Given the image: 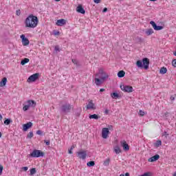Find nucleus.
Listing matches in <instances>:
<instances>
[{
  "instance_id": "f257e3e1",
  "label": "nucleus",
  "mask_w": 176,
  "mask_h": 176,
  "mask_svg": "<svg viewBox=\"0 0 176 176\" xmlns=\"http://www.w3.org/2000/svg\"><path fill=\"white\" fill-rule=\"evenodd\" d=\"M38 16L33 14L28 16L25 21V27L28 28H35L38 25Z\"/></svg>"
},
{
  "instance_id": "f03ea898",
  "label": "nucleus",
  "mask_w": 176,
  "mask_h": 176,
  "mask_svg": "<svg viewBox=\"0 0 176 176\" xmlns=\"http://www.w3.org/2000/svg\"><path fill=\"white\" fill-rule=\"evenodd\" d=\"M136 65L138 68L148 69L149 68V59L148 58H144L142 60H137Z\"/></svg>"
},
{
  "instance_id": "7ed1b4c3",
  "label": "nucleus",
  "mask_w": 176,
  "mask_h": 176,
  "mask_svg": "<svg viewBox=\"0 0 176 176\" xmlns=\"http://www.w3.org/2000/svg\"><path fill=\"white\" fill-rule=\"evenodd\" d=\"M72 109V106L69 103H65L60 107V111L63 113H69Z\"/></svg>"
},
{
  "instance_id": "20e7f679",
  "label": "nucleus",
  "mask_w": 176,
  "mask_h": 176,
  "mask_svg": "<svg viewBox=\"0 0 176 176\" xmlns=\"http://www.w3.org/2000/svg\"><path fill=\"white\" fill-rule=\"evenodd\" d=\"M31 157H43L45 153L41 150L34 149L30 154Z\"/></svg>"
},
{
  "instance_id": "39448f33",
  "label": "nucleus",
  "mask_w": 176,
  "mask_h": 176,
  "mask_svg": "<svg viewBox=\"0 0 176 176\" xmlns=\"http://www.w3.org/2000/svg\"><path fill=\"white\" fill-rule=\"evenodd\" d=\"M101 75L100 79L101 80H105V79H108L109 76L102 69H99V73L96 74V76H100Z\"/></svg>"
},
{
  "instance_id": "423d86ee",
  "label": "nucleus",
  "mask_w": 176,
  "mask_h": 176,
  "mask_svg": "<svg viewBox=\"0 0 176 176\" xmlns=\"http://www.w3.org/2000/svg\"><path fill=\"white\" fill-rule=\"evenodd\" d=\"M120 89L125 93H133V87L130 85H121Z\"/></svg>"
},
{
  "instance_id": "0eeeda50",
  "label": "nucleus",
  "mask_w": 176,
  "mask_h": 176,
  "mask_svg": "<svg viewBox=\"0 0 176 176\" xmlns=\"http://www.w3.org/2000/svg\"><path fill=\"white\" fill-rule=\"evenodd\" d=\"M77 157L78 159H82V160H85L86 157H87V151H80L76 153Z\"/></svg>"
},
{
  "instance_id": "6e6552de",
  "label": "nucleus",
  "mask_w": 176,
  "mask_h": 176,
  "mask_svg": "<svg viewBox=\"0 0 176 176\" xmlns=\"http://www.w3.org/2000/svg\"><path fill=\"white\" fill-rule=\"evenodd\" d=\"M38 78H39V74L38 73H36L34 74L31 75L28 78L27 82H28V83H31V82H35V80H36Z\"/></svg>"
},
{
  "instance_id": "1a4fd4ad",
  "label": "nucleus",
  "mask_w": 176,
  "mask_h": 176,
  "mask_svg": "<svg viewBox=\"0 0 176 176\" xmlns=\"http://www.w3.org/2000/svg\"><path fill=\"white\" fill-rule=\"evenodd\" d=\"M120 146L123 148L124 151L125 152H127L128 151H130V146L127 144V142L126 140H122L120 142Z\"/></svg>"
},
{
  "instance_id": "9d476101",
  "label": "nucleus",
  "mask_w": 176,
  "mask_h": 176,
  "mask_svg": "<svg viewBox=\"0 0 176 176\" xmlns=\"http://www.w3.org/2000/svg\"><path fill=\"white\" fill-rule=\"evenodd\" d=\"M21 39L22 41V45H23V46H28V45H30V40H28V38L25 37V35H21Z\"/></svg>"
},
{
  "instance_id": "9b49d317",
  "label": "nucleus",
  "mask_w": 176,
  "mask_h": 176,
  "mask_svg": "<svg viewBox=\"0 0 176 176\" xmlns=\"http://www.w3.org/2000/svg\"><path fill=\"white\" fill-rule=\"evenodd\" d=\"M150 24L152 25L153 28L155 31H160L161 30H163V26L157 25L153 21H150Z\"/></svg>"
},
{
  "instance_id": "f8f14e48",
  "label": "nucleus",
  "mask_w": 176,
  "mask_h": 176,
  "mask_svg": "<svg viewBox=\"0 0 176 176\" xmlns=\"http://www.w3.org/2000/svg\"><path fill=\"white\" fill-rule=\"evenodd\" d=\"M108 134H109V129L108 128H103L102 129V138H104V140H106V138H108Z\"/></svg>"
},
{
  "instance_id": "ddd939ff",
  "label": "nucleus",
  "mask_w": 176,
  "mask_h": 176,
  "mask_svg": "<svg viewBox=\"0 0 176 176\" xmlns=\"http://www.w3.org/2000/svg\"><path fill=\"white\" fill-rule=\"evenodd\" d=\"M32 127V122H29L23 125V131H27L29 129H31Z\"/></svg>"
},
{
  "instance_id": "4468645a",
  "label": "nucleus",
  "mask_w": 176,
  "mask_h": 176,
  "mask_svg": "<svg viewBox=\"0 0 176 176\" xmlns=\"http://www.w3.org/2000/svg\"><path fill=\"white\" fill-rule=\"evenodd\" d=\"M76 12H78V13H81V14H85V13H86L85 8H83V6L80 4L77 6Z\"/></svg>"
},
{
  "instance_id": "2eb2a0df",
  "label": "nucleus",
  "mask_w": 176,
  "mask_h": 176,
  "mask_svg": "<svg viewBox=\"0 0 176 176\" xmlns=\"http://www.w3.org/2000/svg\"><path fill=\"white\" fill-rule=\"evenodd\" d=\"M159 159H160V155H159L158 154L155 155L154 156L150 157L148 159V162H150L151 163L153 162H156V160H159Z\"/></svg>"
},
{
  "instance_id": "dca6fc26",
  "label": "nucleus",
  "mask_w": 176,
  "mask_h": 176,
  "mask_svg": "<svg viewBox=\"0 0 176 176\" xmlns=\"http://www.w3.org/2000/svg\"><path fill=\"white\" fill-rule=\"evenodd\" d=\"M65 24H67V21L65 19H58L56 21V25H58L60 27L63 26V25H65Z\"/></svg>"
},
{
  "instance_id": "f3484780",
  "label": "nucleus",
  "mask_w": 176,
  "mask_h": 176,
  "mask_svg": "<svg viewBox=\"0 0 176 176\" xmlns=\"http://www.w3.org/2000/svg\"><path fill=\"white\" fill-rule=\"evenodd\" d=\"M87 109H96V106L93 103V100L89 101V104L86 107Z\"/></svg>"
},
{
  "instance_id": "a211bd4d",
  "label": "nucleus",
  "mask_w": 176,
  "mask_h": 176,
  "mask_svg": "<svg viewBox=\"0 0 176 176\" xmlns=\"http://www.w3.org/2000/svg\"><path fill=\"white\" fill-rule=\"evenodd\" d=\"M113 151L116 155H119V153H122V150L120 149V147L119 145H116L113 148Z\"/></svg>"
},
{
  "instance_id": "6ab92c4d",
  "label": "nucleus",
  "mask_w": 176,
  "mask_h": 176,
  "mask_svg": "<svg viewBox=\"0 0 176 176\" xmlns=\"http://www.w3.org/2000/svg\"><path fill=\"white\" fill-rule=\"evenodd\" d=\"M8 82V78L6 77L3 78L2 80L0 81V87H3L6 86V82Z\"/></svg>"
},
{
  "instance_id": "aec40b11",
  "label": "nucleus",
  "mask_w": 176,
  "mask_h": 176,
  "mask_svg": "<svg viewBox=\"0 0 176 176\" xmlns=\"http://www.w3.org/2000/svg\"><path fill=\"white\" fill-rule=\"evenodd\" d=\"M27 103L29 107H32V108L36 107V102L34 100H28Z\"/></svg>"
},
{
  "instance_id": "412c9836",
  "label": "nucleus",
  "mask_w": 176,
  "mask_h": 176,
  "mask_svg": "<svg viewBox=\"0 0 176 176\" xmlns=\"http://www.w3.org/2000/svg\"><path fill=\"white\" fill-rule=\"evenodd\" d=\"M111 98H114L115 100H117V98H120V95L116 92H113L111 94Z\"/></svg>"
},
{
  "instance_id": "4be33fe9",
  "label": "nucleus",
  "mask_w": 176,
  "mask_h": 176,
  "mask_svg": "<svg viewBox=\"0 0 176 176\" xmlns=\"http://www.w3.org/2000/svg\"><path fill=\"white\" fill-rule=\"evenodd\" d=\"M118 78H124V75H126V72L123 70H120L118 73Z\"/></svg>"
},
{
  "instance_id": "5701e85b",
  "label": "nucleus",
  "mask_w": 176,
  "mask_h": 176,
  "mask_svg": "<svg viewBox=\"0 0 176 176\" xmlns=\"http://www.w3.org/2000/svg\"><path fill=\"white\" fill-rule=\"evenodd\" d=\"M160 74H161L162 75L167 74V68L165 67H161V69H160Z\"/></svg>"
},
{
  "instance_id": "b1692460",
  "label": "nucleus",
  "mask_w": 176,
  "mask_h": 176,
  "mask_svg": "<svg viewBox=\"0 0 176 176\" xmlns=\"http://www.w3.org/2000/svg\"><path fill=\"white\" fill-rule=\"evenodd\" d=\"M94 80L96 86H100V85L102 83V80H101V78L100 79L98 78H95Z\"/></svg>"
},
{
  "instance_id": "393cba45",
  "label": "nucleus",
  "mask_w": 176,
  "mask_h": 176,
  "mask_svg": "<svg viewBox=\"0 0 176 176\" xmlns=\"http://www.w3.org/2000/svg\"><path fill=\"white\" fill-rule=\"evenodd\" d=\"M100 118V116L97 114L89 115V119H95L96 120H98Z\"/></svg>"
},
{
  "instance_id": "a878e982",
  "label": "nucleus",
  "mask_w": 176,
  "mask_h": 176,
  "mask_svg": "<svg viewBox=\"0 0 176 176\" xmlns=\"http://www.w3.org/2000/svg\"><path fill=\"white\" fill-rule=\"evenodd\" d=\"M27 63H30V59L28 58H25L24 59H23L21 61V65H25V64H27Z\"/></svg>"
},
{
  "instance_id": "bb28decb",
  "label": "nucleus",
  "mask_w": 176,
  "mask_h": 176,
  "mask_svg": "<svg viewBox=\"0 0 176 176\" xmlns=\"http://www.w3.org/2000/svg\"><path fill=\"white\" fill-rule=\"evenodd\" d=\"M88 167H94L96 166V162L94 161H90L87 163Z\"/></svg>"
},
{
  "instance_id": "cd10ccee",
  "label": "nucleus",
  "mask_w": 176,
  "mask_h": 176,
  "mask_svg": "<svg viewBox=\"0 0 176 176\" xmlns=\"http://www.w3.org/2000/svg\"><path fill=\"white\" fill-rule=\"evenodd\" d=\"M110 162H111V159L109 158L106 159L103 162V166H105L106 167H107V166H109Z\"/></svg>"
},
{
  "instance_id": "c85d7f7f",
  "label": "nucleus",
  "mask_w": 176,
  "mask_h": 176,
  "mask_svg": "<svg viewBox=\"0 0 176 176\" xmlns=\"http://www.w3.org/2000/svg\"><path fill=\"white\" fill-rule=\"evenodd\" d=\"M153 34V29H148L147 31H146V34L149 36V35H152Z\"/></svg>"
},
{
  "instance_id": "c756f323",
  "label": "nucleus",
  "mask_w": 176,
  "mask_h": 176,
  "mask_svg": "<svg viewBox=\"0 0 176 176\" xmlns=\"http://www.w3.org/2000/svg\"><path fill=\"white\" fill-rule=\"evenodd\" d=\"M72 63H74V64L75 65H76V67H80V63H79V61H78V60L72 59Z\"/></svg>"
},
{
  "instance_id": "7c9ffc66",
  "label": "nucleus",
  "mask_w": 176,
  "mask_h": 176,
  "mask_svg": "<svg viewBox=\"0 0 176 176\" xmlns=\"http://www.w3.org/2000/svg\"><path fill=\"white\" fill-rule=\"evenodd\" d=\"M162 145V140H157L156 142L154 144V146H156V148H159Z\"/></svg>"
},
{
  "instance_id": "2f4dec72",
  "label": "nucleus",
  "mask_w": 176,
  "mask_h": 176,
  "mask_svg": "<svg viewBox=\"0 0 176 176\" xmlns=\"http://www.w3.org/2000/svg\"><path fill=\"white\" fill-rule=\"evenodd\" d=\"M135 41L136 42H138V43H142V42H144V40L142 39V38L139 36L135 38Z\"/></svg>"
},
{
  "instance_id": "473e14b6",
  "label": "nucleus",
  "mask_w": 176,
  "mask_h": 176,
  "mask_svg": "<svg viewBox=\"0 0 176 176\" xmlns=\"http://www.w3.org/2000/svg\"><path fill=\"white\" fill-rule=\"evenodd\" d=\"M35 174H36V168H33L30 169V175H34Z\"/></svg>"
},
{
  "instance_id": "72a5a7b5",
  "label": "nucleus",
  "mask_w": 176,
  "mask_h": 176,
  "mask_svg": "<svg viewBox=\"0 0 176 176\" xmlns=\"http://www.w3.org/2000/svg\"><path fill=\"white\" fill-rule=\"evenodd\" d=\"M10 123H12V121L9 118H7L6 120H4V124H6L7 126H9Z\"/></svg>"
},
{
  "instance_id": "f704fd0d",
  "label": "nucleus",
  "mask_w": 176,
  "mask_h": 176,
  "mask_svg": "<svg viewBox=\"0 0 176 176\" xmlns=\"http://www.w3.org/2000/svg\"><path fill=\"white\" fill-rule=\"evenodd\" d=\"M32 137H34V133L32 131L30 132L28 134V138H32Z\"/></svg>"
},
{
  "instance_id": "c9c22d12",
  "label": "nucleus",
  "mask_w": 176,
  "mask_h": 176,
  "mask_svg": "<svg viewBox=\"0 0 176 176\" xmlns=\"http://www.w3.org/2000/svg\"><path fill=\"white\" fill-rule=\"evenodd\" d=\"M81 112H82V109H78V111L76 113V116L79 118V116H80V113Z\"/></svg>"
},
{
  "instance_id": "e433bc0d",
  "label": "nucleus",
  "mask_w": 176,
  "mask_h": 176,
  "mask_svg": "<svg viewBox=\"0 0 176 176\" xmlns=\"http://www.w3.org/2000/svg\"><path fill=\"white\" fill-rule=\"evenodd\" d=\"M28 109H30V105L28 104H26L23 107V111H28Z\"/></svg>"
},
{
  "instance_id": "4c0bfd02",
  "label": "nucleus",
  "mask_w": 176,
  "mask_h": 176,
  "mask_svg": "<svg viewBox=\"0 0 176 176\" xmlns=\"http://www.w3.org/2000/svg\"><path fill=\"white\" fill-rule=\"evenodd\" d=\"M36 134H38V135H43V132H42V131H41V130H38L36 132Z\"/></svg>"
},
{
  "instance_id": "58836bf2",
  "label": "nucleus",
  "mask_w": 176,
  "mask_h": 176,
  "mask_svg": "<svg viewBox=\"0 0 176 176\" xmlns=\"http://www.w3.org/2000/svg\"><path fill=\"white\" fill-rule=\"evenodd\" d=\"M172 65L174 67V68H176V59H173L172 60Z\"/></svg>"
},
{
  "instance_id": "ea45409f",
  "label": "nucleus",
  "mask_w": 176,
  "mask_h": 176,
  "mask_svg": "<svg viewBox=\"0 0 176 176\" xmlns=\"http://www.w3.org/2000/svg\"><path fill=\"white\" fill-rule=\"evenodd\" d=\"M139 115L140 116H144V115H145V111H143L142 110H140Z\"/></svg>"
},
{
  "instance_id": "a19ab883",
  "label": "nucleus",
  "mask_w": 176,
  "mask_h": 176,
  "mask_svg": "<svg viewBox=\"0 0 176 176\" xmlns=\"http://www.w3.org/2000/svg\"><path fill=\"white\" fill-rule=\"evenodd\" d=\"M54 50L56 52H60V47L58 45L55 46Z\"/></svg>"
},
{
  "instance_id": "79ce46f5",
  "label": "nucleus",
  "mask_w": 176,
  "mask_h": 176,
  "mask_svg": "<svg viewBox=\"0 0 176 176\" xmlns=\"http://www.w3.org/2000/svg\"><path fill=\"white\" fill-rule=\"evenodd\" d=\"M44 142L47 145V146H49V145H50V140H44Z\"/></svg>"
},
{
  "instance_id": "37998d69",
  "label": "nucleus",
  "mask_w": 176,
  "mask_h": 176,
  "mask_svg": "<svg viewBox=\"0 0 176 176\" xmlns=\"http://www.w3.org/2000/svg\"><path fill=\"white\" fill-rule=\"evenodd\" d=\"M2 171H3V166L0 165V175H2Z\"/></svg>"
},
{
  "instance_id": "c03bdc74",
  "label": "nucleus",
  "mask_w": 176,
  "mask_h": 176,
  "mask_svg": "<svg viewBox=\"0 0 176 176\" xmlns=\"http://www.w3.org/2000/svg\"><path fill=\"white\" fill-rule=\"evenodd\" d=\"M16 16H20V14H21V12L20 11V10H16Z\"/></svg>"
},
{
  "instance_id": "a18cd8bd",
  "label": "nucleus",
  "mask_w": 176,
  "mask_h": 176,
  "mask_svg": "<svg viewBox=\"0 0 176 176\" xmlns=\"http://www.w3.org/2000/svg\"><path fill=\"white\" fill-rule=\"evenodd\" d=\"M108 129L111 130V131H113V126L112 125H109Z\"/></svg>"
},
{
  "instance_id": "49530a36",
  "label": "nucleus",
  "mask_w": 176,
  "mask_h": 176,
  "mask_svg": "<svg viewBox=\"0 0 176 176\" xmlns=\"http://www.w3.org/2000/svg\"><path fill=\"white\" fill-rule=\"evenodd\" d=\"M107 12H108V8H104L103 9V10H102V12H103V13H107Z\"/></svg>"
},
{
  "instance_id": "de8ad7c7",
  "label": "nucleus",
  "mask_w": 176,
  "mask_h": 176,
  "mask_svg": "<svg viewBox=\"0 0 176 176\" xmlns=\"http://www.w3.org/2000/svg\"><path fill=\"white\" fill-rule=\"evenodd\" d=\"M104 113H105V115H108V114L109 113V110H108L107 109H106L104 110Z\"/></svg>"
},
{
  "instance_id": "09e8293b",
  "label": "nucleus",
  "mask_w": 176,
  "mask_h": 176,
  "mask_svg": "<svg viewBox=\"0 0 176 176\" xmlns=\"http://www.w3.org/2000/svg\"><path fill=\"white\" fill-rule=\"evenodd\" d=\"M22 169L23 170V171H27L28 170V167L24 166L22 168Z\"/></svg>"
},
{
  "instance_id": "8fccbe9b",
  "label": "nucleus",
  "mask_w": 176,
  "mask_h": 176,
  "mask_svg": "<svg viewBox=\"0 0 176 176\" xmlns=\"http://www.w3.org/2000/svg\"><path fill=\"white\" fill-rule=\"evenodd\" d=\"M94 2L95 3H100V2H101V0H94Z\"/></svg>"
},
{
  "instance_id": "3c124183",
  "label": "nucleus",
  "mask_w": 176,
  "mask_h": 176,
  "mask_svg": "<svg viewBox=\"0 0 176 176\" xmlns=\"http://www.w3.org/2000/svg\"><path fill=\"white\" fill-rule=\"evenodd\" d=\"M54 35H60V32L56 31V32H54Z\"/></svg>"
},
{
  "instance_id": "603ef678",
  "label": "nucleus",
  "mask_w": 176,
  "mask_h": 176,
  "mask_svg": "<svg viewBox=\"0 0 176 176\" xmlns=\"http://www.w3.org/2000/svg\"><path fill=\"white\" fill-rule=\"evenodd\" d=\"M175 100V98H174L173 96L170 97V100L171 101H174Z\"/></svg>"
},
{
  "instance_id": "864d4df0",
  "label": "nucleus",
  "mask_w": 176,
  "mask_h": 176,
  "mask_svg": "<svg viewBox=\"0 0 176 176\" xmlns=\"http://www.w3.org/2000/svg\"><path fill=\"white\" fill-rule=\"evenodd\" d=\"M68 153L70 154V155H72V150H71V149H69V151H68Z\"/></svg>"
},
{
  "instance_id": "5fc2aeb1",
  "label": "nucleus",
  "mask_w": 176,
  "mask_h": 176,
  "mask_svg": "<svg viewBox=\"0 0 176 176\" xmlns=\"http://www.w3.org/2000/svg\"><path fill=\"white\" fill-rule=\"evenodd\" d=\"M100 92L105 91V89L102 88V89H100Z\"/></svg>"
},
{
  "instance_id": "6e6d98bb",
  "label": "nucleus",
  "mask_w": 176,
  "mask_h": 176,
  "mask_svg": "<svg viewBox=\"0 0 176 176\" xmlns=\"http://www.w3.org/2000/svg\"><path fill=\"white\" fill-rule=\"evenodd\" d=\"M164 135H166V137H167L168 135V134L167 133V132L164 131Z\"/></svg>"
},
{
  "instance_id": "4d7b16f0",
  "label": "nucleus",
  "mask_w": 176,
  "mask_h": 176,
  "mask_svg": "<svg viewBox=\"0 0 176 176\" xmlns=\"http://www.w3.org/2000/svg\"><path fill=\"white\" fill-rule=\"evenodd\" d=\"M125 176H130V173H125Z\"/></svg>"
},
{
  "instance_id": "13d9d810",
  "label": "nucleus",
  "mask_w": 176,
  "mask_h": 176,
  "mask_svg": "<svg viewBox=\"0 0 176 176\" xmlns=\"http://www.w3.org/2000/svg\"><path fill=\"white\" fill-rule=\"evenodd\" d=\"M2 119H3L2 115L0 114V120H2Z\"/></svg>"
},
{
  "instance_id": "bf43d9fd",
  "label": "nucleus",
  "mask_w": 176,
  "mask_h": 176,
  "mask_svg": "<svg viewBox=\"0 0 176 176\" xmlns=\"http://www.w3.org/2000/svg\"><path fill=\"white\" fill-rule=\"evenodd\" d=\"M74 148H75V146H72V148H70L71 151H72V149H74Z\"/></svg>"
},
{
  "instance_id": "052dcab7",
  "label": "nucleus",
  "mask_w": 176,
  "mask_h": 176,
  "mask_svg": "<svg viewBox=\"0 0 176 176\" xmlns=\"http://www.w3.org/2000/svg\"><path fill=\"white\" fill-rule=\"evenodd\" d=\"M61 0H55L56 2H60Z\"/></svg>"
},
{
  "instance_id": "680f3d73",
  "label": "nucleus",
  "mask_w": 176,
  "mask_h": 176,
  "mask_svg": "<svg viewBox=\"0 0 176 176\" xmlns=\"http://www.w3.org/2000/svg\"><path fill=\"white\" fill-rule=\"evenodd\" d=\"M2 137V133L0 132V138Z\"/></svg>"
},
{
  "instance_id": "e2e57ef3",
  "label": "nucleus",
  "mask_w": 176,
  "mask_h": 176,
  "mask_svg": "<svg viewBox=\"0 0 176 176\" xmlns=\"http://www.w3.org/2000/svg\"><path fill=\"white\" fill-rule=\"evenodd\" d=\"M173 176H176V171H175V173L173 174Z\"/></svg>"
},
{
  "instance_id": "0e129e2a",
  "label": "nucleus",
  "mask_w": 176,
  "mask_h": 176,
  "mask_svg": "<svg viewBox=\"0 0 176 176\" xmlns=\"http://www.w3.org/2000/svg\"><path fill=\"white\" fill-rule=\"evenodd\" d=\"M120 176H124V175H123V174H121Z\"/></svg>"
},
{
  "instance_id": "69168bd1",
  "label": "nucleus",
  "mask_w": 176,
  "mask_h": 176,
  "mask_svg": "<svg viewBox=\"0 0 176 176\" xmlns=\"http://www.w3.org/2000/svg\"><path fill=\"white\" fill-rule=\"evenodd\" d=\"M167 113H168V112H166V113H165V115H167Z\"/></svg>"
}]
</instances>
